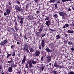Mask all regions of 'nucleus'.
Instances as JSON below:
<instances>
[{"instance_id":"nucleus-15","label":"nucleus","mask_w":74,"mask_h":74,"mask_svg":"<svg viewBox=\"0 0 74 74\" xmlns=\"http://www.w3.org/2000/svg\"><path fill=\"white\" fill-rule=\"evenodd\" d=\"M29 49L30 52L31 53H32V52H33L34 51V50H33L32 48H29Z\"/></svg>"},{"instance_id":"nucleus-34","label":"nucleus","mask_w":74,"mask_h":74,"mask_svg":"<svg viewBox=\"0 0 74 74\" xmlns=\"http://www.w3.org/2000/svg\"><path fill=\"white\" fill-rule=\"evenodd\" d=\"M16 3H17L18 4V5H20L21 3H20V2H19V1H17Z\"/></svg>"},{"instance_id":"nucleus-22","label":"nucleus","mask_w":74,"mask_h":74,"mask_svg":"<svg viewBox=\"0 0 74 74\" xmlns=\"http://www.w3.org/2000/svg\"><path fill=\"white\" fill-rule=\"evenodd\" d=\"M47 58L48 59V61H51V56H50L49 57H47Z\"/></svg>"},{"instance_id":"nucleus-47","label":"nucleus","mask_w":74,"mask_h":74,"mask_svg":"<svg viewBox=\"0 0 74 74\" xmlns=\"http://www.w3.org/2000/svg\"><path fill=\"white\" fill-rule=\"evenodd\" d=\"M71 44H72V43H71L70 42H68V44H69V45H71Z\"/></svg>"},{"instance_id":"nucleus-19","label":"nucleus","mask_w":74,"mask_h":74,"mask_svg":"<svg viewBox=\"0 0 74 74\" xmlns=\"http://www.w3.org/2000/svg\"><path fill=\"white\" fill-rule=\"evenodd\" d=\"M71 0H62V2H66V1H70Z\"/></svg>"},{"instance_id":"nucleus-42","label":"nucleus","mask_w":74,"mask_h":74,"mask_svg":"<svg viewBox=\"0 0 74 74\" xmlns=\"http://www.w3.org/2000/svg\"><path fill=\"white\" fill-rule=\"evenodd\" d=\"M49 29L50 30H51V32H54V31H55V30H54L53 29Z\"/></svg>"},{"instance_id":"nucleus-21","label":"nucleus","mask_w":74,"mask_h":74,"mask_svg":"<svg viewBox=\"0 0 74 74\" xmlns=\"http://www.w3.org/2000/svg\"><path fill=\"white\" fill-rule=\"evenodd\" d=\"M56 37H57L56 39H57V40H58V39H59V38H60V35H59L56 36Z\"/></svg>"},{"instance_id":"nucleus-1","label":"nucleus","mask_w":74,"mask_h":74,"mask_svg":"<svg viewBox=\"0 0 74 74\" xmlns=\"http://www.w3.org/2000/svg\"><path fill=\"white\" fill-rule=\"evenodd\" d=\"M36 61L32 60L31 61V60H28L27 61V63L29 65V68H31L33 66V64H36Z\"/></svg>"},{"instance_id":"nucleus-50","label":"nucleus","mask_w":74,"mask_h":74,"mask_svg":"<svg viewBox=\"0 0 74 74\" xmlns=\"http://www.w3.org/2000/svg\"><path fill=\"white\" fill-rule=\"evenodd\" d=\"M39 12H40V11H37L36 12V13L37 14H38V13H39Z\"/></svg>"},{"instance_id":"nucleus-52","label":"nucleus","mask_w":74,"mask_h":74,"mask_svg":"<svg viewBox=\"0 0 74 74\" xmlns=\"http://www.w3.org/2000/svg\"><path fill=\"white\" fill-rule=\"evenodd\" d=\"M38 0H34V1H35V2H37V1H38Z\"/></svg>"},{"instance_id":"nucleus-60","label":"nucleus","mask_w":74,"mask_h":74,"mask_svg":"<svg viewBox=\"0 0 74 74\" xmlns=\"http://www.w3.org/2000/svg\"><path fill=\"white\" fill-rule=\"evenodd\" d=\"M65 26H64L63 27V28L64 29H65Z\"/></svg>"},{"instance_id":"nucleus-7","label":"nucleus","mask_w":74,"mask_h":74,"mask_svg":"<svg viewBox=\"0 0 74 74\" xmlns=\"http://www.w3.org/2000/svg\"><path fill=\"white\" fill-rule=\"evenodd\" d=\"M26 56L25 55L24 56L23 59L22 60V64H23V63H25V60H26Z\"/></svg>"},{"instance_id":"nucleus-62","label":"nucleus","mask_w":74,"mask_h":74,"mask_svg":"<svg viewBox=\"0 0 74 74\" xmlns=\"http://www.w3.org/2000/svg\"><path fill=\"white\" fill-rule=\"evenodd\" d=\"M72 9L73 10H74V9L73 8H72Z\"/></svg>"},{"instance_id":"nucleus-4","label":"nucleus","mask_w":74,"mask_h":74,"mask_svg":"<svg viewBox=\"0 0 74 74\" xmlns=\"http://www.w3.org/2000/svg\"><path fill=\"white\" fill-rule=\"evenodd\" d=\"M7 42V40L5 39L1 42L0 45H3L4 44H5Z\"/></svg>"},{"instance_id":"nucleus-41","label":"nucleus","mask_w":74,"mask_h":74,"mask_svg":"<svg viewBox=\"0 0 74 74\" xmlns=\"http://www.w3.org/2000/svg\"><path fill=\"white\" fill-rule=\"evenodd\" d=\"M14 46L13 45H12L11 46V48L12 49H13V48H14Z\"/></svg>"},{"instance_id":"nucleus-20","label":"nucleus","mask_w":74,"mask_h":74,"mask_svg":"<svg viewBox=\"0 0 74 74\" xmlns=\"http://www.w3.org/2000/svg\"><path fill=\"white\" fill-rule=\"evenodd\" d=\"M50 19V18L49 17V16H48L45 18V21H49Z\"/></svg>"},{"instance_id":"nucleus-49","label":"nucleus","mask_w":74,"mask_h":74,"mask_svg":"<svg viewBox=\"0 0 74 74\" xmlns=\"http://www.w3.org/2000/svg\"><path fill=\"white\" fill-rule=\"evenodd\" d=\"M24 19V18H21V21H23V19Z\"/></svg>"},{"instance_id":"nucleus-35","label":"nucleus","mask_w":74,"mask_h":74,"mask_svg":"<svg viewBox=\"0 0 74 74\" xmlns=\"http://www.w3.org/2000/svg\"><path fill=\"white\" fill-rule=\"evenodd\" d=\"M45 36V35L44 34H41V36L42 37H44Z\"/></svg>"},{"instance_id":"nucleus-58","label":"nucleus","mask_w":74,"mask_h":74,"mask_svg":"<svg viewBox=\"0 0 74 74\" xmlns=\"http://www.w3.org/2000/svg\"><path fill=\"white\" fill-rule=\"evenodd\" d=\"M62 19H64V16H62Z\"/></svg>"},{"instance_id":"nucleus-26","label":"nucleus","mask_w":74,"mask_h":74,"mask_svg":"<svg viewBox=\"0 0 74 74\" xmlns=\"http://www.w3.org/2000/svg\"><path fill=\"white\" fill-rule=\"evenodd\" d=\"M44 69H45V66H43L41 67V70H43Z\"/></svg>"},{"instance_id":"nucleus-13","label":"nucleus","mask_w":74,"mask_h":74,"mask_svg":"<svg viewBox=\"0 0 74 74\" xmlns=\"http://www.w3.org/2000/svg\"><path fill=\"white\" fill-rule=\"evenodd\" d=\"M54 66L57 68H58L59 67V65L58 64V63H55L53 64Z\"/></svg>"},{"instance_id":"nucleus-9","label":"nucleus","mask_w":74,"mask_h":74,"mask_svg":"<svg viewBox=\"0 0 74 74\" xmlns=\"http://www.w3.org/2000/svg\"><path fill=\"white\" fill-rule=\"evenodd\" d=\"M59 14L60 15V16H64V15H66V13L62 12H59Z\"/></svg>"},{"instance_id":"nucleus-43","label":"nucleus","mask_w":74,"mask_h":74,"mask_svg":"<svg viewBox=\"0 0 74 74\" xmlns=\"http://www.w3.org/2000/svg\"><path fill=\"white\" fill-rule=\"evenodd\" d=\"M3 69V66L2 65H0V69Z\"/></svg>"},{"instance_id":"nucleus-32","label":"nucleus","mask_w":74,"mask_h":74,"mask_svg":"<svg viewBox=\"0 0 74 74\" xmlns=\"http://www.w3.org/2000/svg\"><path fill=\"white\" fill-rule=\"evenodd\" d=\"M65 25L66 27H69V25L68 24H66Z\"/></svg>"},{"instance_id":"nucleus-14","label":"nucleus","mask_w":74,"mask_h":74,"mask_svg":"<svg viewBox=\"0 0 74 74\" xmlns=\"http://www.w3.org/2000/svg\"><path fill=\"white\" fill-rule=\"evenodd\" d=\"M67 32L68 33H72L74 32V31L73 30H69L67 31Z\"/></svg>"},{"instance_id":"nucleus-6","label":"nucleus","mask_w":74,"mask_h":74,"mask_svg":"<svg viewBox=\"0 0 74 74\" xmlns=\"http://www.w3.org/2000/svg\"><path fill=\"white\" fill-rule=\"evenodd\" d=\"M15 8L16 10H18V11H21V8L19 7H18V5H16L15 6Z\"/></svg>"},{"instance_id":"nucleus-18","label":"nucleus","mask_w":74,"mask_h":74,"mask_svg":"<svg viewBox=\"0 0 74 74\" xmlns=\"http://www.w3.org/2000/svg\"><path fill=\"white\" fill-rule=\"evenodd\" d=\"M39 32V33H41L42 31V28H40L38 30Z\"/></svg>"},{"instance_id":"nucleus-57","label":"nucleus","mask_w":74,"mask_h":74,"mask_svg":"<svg viewBox=\"0 0 74 74\" xmlns=\"http://www.w3.org/2000/svg\"><path fill=\"white\" fill-rule=\"evenodd\" d=\"M57 3H58H58H60V2L59 1H57Z\"/></svg>"},{"instance_id":"nucleus-33","label":"nucleus","mask_w":74,"mask_h":74,"mask_svg":"<svg viewBox=\"0 0 74 74\" xmlns=\"http://www.w3.org/2000/svg\"><path fill=\"white\" fill-rule=\"evenodd\" d=\"M20 23H21V25H22L23 24V21H22L21 20L20 21Z\"/></svg>"},{"instance_id":"nucleus-3","label":"nucleus","mask_w":74,"mask_h":74,"mask_svg":"<svg viewBox=\"0 0 74 74\" xmlns=\"http://www.w3.org/2000/svg\"><path fill=\"white\" fill-rule=\"evenodd\" d=\"M40 55V51L37 50L35 51L34 53V55L35 56H39Z\"/></svg>"},{"instance_id":"nucleus-59","label":"nucleus","mask_w":74,"mask_h":74,"mask_svg":"<svg viewBox=\"0 0 74 74\" xmlns=\"http://www.w3.org/2000/svg\"><path fill=\"white\" fill-rule=\"evenodd\" d=\"M24 46H25V47H26V46H27V45H24Z\"/></svg>"},{"instance_id":"nucleus-17","label":"nucleus","mask_w":74,"mask_h":74,"mask_svg":"<svg viewBox=\"0 0 74 74\" xmlns=\"http://www.w3.org/2000/svg\"><path fill=\"white\" fill-rule=\"evenodd\" d=\"M13 60L12 59L10 61H9L8 62V63H12V62H13Z\"/></svg>"},{"instance_id":"nucleus-31","label":"nucleus","mask_w":74,"mask_h":74,"mask_svg":"<svg viewBox=\"0 0 74 74\" xmlns=\"http://www.w3.org/2000/svg\"><path fill=\"white\" fill-rule=\"evenodd\" d=\"M12 56H15V52H13L12 53Z\"/></svg>"},{"instance_id":"nucleus-23","label":"nucleus","mask_w":74,"mask_h":74,"mask_svg":"<svg viewBox=\"0 0 74 74\" xmlns=\"http://www.w3.org/2000/svg\"><path fill=\"white\" fill-rule=\"evenodd\" d=\"M53 17L55 18H58V15L55 14L53 16Z\"/></svg>"},{"instance_id":"nucleus-8","label":"nucleus","mask_w":74,"mask_h":74,"mask_svg":"<svg viewBox=\"0 0 74 74\" xmlns=\"http://www.w3.org/2000/svg\"><path fill=\"white\" fill-rule=\"evenodd\" d=\"M13 66L10 67L8 69V71L9 72H12V71Z\"/></svg>"},{"instance_id":"nucleus-48","label":"nucleus","mask_w":74,"mask_h":74,"mask_svg":"<svg viewBox=\"0 0 74 74\" xmlns=\"http://www.w3.org/2000/svg\"><path fill=\"white\" fill-rule=\"evenodd\" d=\"M24 38L25 40H27V38L25 36H24Z\"/></svg>"},{"instance_id":"nucleus-12","label":"nucleus","mask_w":74,"mask_h":74,"mask_svg":"<svg viewBox=\"0 0 74 74\" xmlns=\"http://www.w3.org/2000/svg\"><path fill=\"white\" fill-rule=\"evenodd\" d=\"M24 49H25V50L27 52H28L29 53H30V51H29V50H28V48L27 47H24Z\"/></svg>"},{"instance_id":"nucleus-24","label":"nucleus","mask_w":74,"mask_h":74,"mask_svg":"<svg viewBox=\"0 0 74 74\" xmlns=\"http://www.w3.org/2000/svg\"><path fill=\"white\" fill-rule=\"evenodd\" d=\"M29 18L30 19V20H32L33 19V16H29Z\"/></svg>"},{"instance_id":"nucleus-36","label":"nucleus","mask_w":74,"mask_h":74,"mask_svg":"<svg viewBox=\"0 0 74 74\" xmlns=\"http://www.w3.org/2000/svg\"><path fill=\"white\" fill-rule=\"evenodd\" d=\"M25 67L26 68H28V67H29V65L27 64H26Z\"/></svg>"},{"instance_id":"nucleus-2","label":"nucleus","mask_w":74,"mask_h":74,"mask_svg":"<svg viewBox=\"0 0 74 74\" xmlns=\"http://www.w3.org/2000/svg\"><path fill=\"white\" fill-rule=\"evenodd\" d=\"M42 48H44L45 46V40L44 39H42L41 40V45H38L39 49L40 50L41 49V46Z\"/></svg>"},{"instance_id":"nucleus-27","label":"nucleus","mask_w":74,"mask_h":74,"mask_svg":"<svg viewBox=\"0 0 74 74\" xmlns=\"http://www.w3.org/2000/svg\"><path fill=\"white\" fill-rule=\"evenodd\" d=\"M11 54H8V56H7V58H8L9 57H11Z\"/></svg>"},{"instance_id":"nucleus-61","label":"nucleus","mask_w":74,"mask_h":74,"mask_svg":"<svg viewBox=\"0 0 74 74\" xmlns=\"http://www.w3.org/2000/svg\"><path fill=\"white\" fill-rule=\"evenodd\" d=\"M51 63H50L49 64V65H50V66H51Z\"/></svg>"},{"instance_id":"nucleus-25","label":"nucleus","mask_w":74,"mask_h":74,"mask_svg":"<svg viewBox=\"0 0 74 74\" xmlns=\"http://www.w3.org/2000/svg\"><path fill=\"white\" fill-rule=\"evenodd\" d=\"M69 25L71 27H74V23L70 24Z\"/></svg>"},{"instance_id":"nucleus-45","label":"nucleus","mask_w":74,"mask_h":74,"mask_svg":"<svg viewBox=\"0 0 74 74\" xmlns=\"http://www.w3.org/2000/svg\"><path fill=\"white\" fill-rule=\"evenodd\" d=\"M8 4H9V5H11V2H9V3H8Z\"/></svg>"},{"instance_id":"nucleus-55","label":"nucleus","mask_w":74,"mask_h":74,"mask_svg":"<svg viewBox=\"0 0 74 74\" xmlns=\"http://www.w3.org/2000/svg\"><path fill=\"white\" fill-rule=\"evenodd\" d=\"M71 50L72 51H74V48H71Z\"/></svg>"},{"instance_id":"nucleus-30","label":"nucleus","mask_w":74,"mask_h":74,"mask_svg":"<svg viewBox=\"0 0 74 74\" xmlns=\"http://www.w3.org/2000/svg\"><path fill=\"white\" fill-rule=\"evenodd\" d=\"M63 65H62V66H59V65L58 68H60L61 69H62V68H63Z\"/></svg>"},{"instance_id":"nucleus-64","label":"nucleus","mask_w":74,"mask_h":74,"mask_svg":"<svg viewBox=\"0 0 74 74\" xmlns=\"http://www.w3.org/2000/svg\"><path fill=\"white\" fill-rule=\"evenodd\" d=\"M1 74H4V73H1Z\"/></svg>"},{"instance_id":"nucleus-46","label":"nucleus","mask_w":74,"mask_h":74,"mask_svg":"<svg viewBox=\"0 0 74 74\" xmlns=\"http://www.w3.org/2000/svg\"><path fill=\"white\" fill-rule=\"evenodd\" d=\"M51 23H55V21H53V20H52Z\"/></svg>"},{"instance_id":"nucleus-5","label":"nucleus","mask_w":74,"mask_h":74,"mask_svg":"<svg viewBox=\"0 0 74 74\" xmlns=\"http://www.w3.org/2000/svg\"><path fill=\"white\" fill-rule=\"evenodd\" d=\"M45 24L47 26L49 27V25H51V21L49 20L47 21H46Z\"/></svg>"},{"instance_id":"nucleus-28","label":"nucleus","mask_w":74,"mask_h":74,"mask_svg":"<svg viewBox=\"0 0 74 74\" xmlns=\"http://www.w3.org/2000/svg\"><path fill=\"white\" fill-rule=\"evenodd\" d=\"M40 35V33L39 32H36V36L37 37H38L39 36V35Z\"/></svg>"},{"instance_id":"nucleus-38","label":"nucleus","mask_w":74,"mask_h":74,"mask_svg":"<svg viewBox=\"0 0 74 74\" xmlns=\"http://www.w3.org/2000/svg\"><path fill=\"white\" fill-rule=\"evenodd\" d=\"M70 74H74V72L73 71H71L70 73Z\"/></svg>"},{"instance_id":"nucleus-37","label":"nucleus","mask_w":74,"mask_h":74,"mask_svg":"<svg viewBox=\"0 0 74 74\" xmlns=\"http://www.w3.org/2000/svg\"><path fill=\"white\" fill-rule=\"evenodd\" d=\"M30 5V4L29 3L27 4L26 7V8H27L28 7H29V6Z\"/></svg>"},{"instance_id":"nucleus-54","label":"nucleus","mask_w":74,"mask_h":74,"mask_svg":"<svg viewBox=\"0 0 74 74\" xmlns=\"http://www.w3.org/2000/svg\"><path fill=\"white\" fill-rule=\"evenodd\" d=\"M15 25H16V26L17 25V23L16 22H15Z\"/></svg>"},{"instance_id":"nucleus-40","label":"nucleus","mask_w":74,"mask_h":74,"mask_svg":"<svg viewBox=\"0 0 74 74\" xmlns=\"http://www.w3.org/2000/svg\"><path fill=\"white\" fill-rule=\"evenodd\" d=\"M55 7L56 8H57L58 7V5H57V4H54Z\"/></svg>"},{"instance_id":"nucleus-53","label":"nucleus","mask_w":74,"mask_h":74,"mask_svg":"<svg viewBox=\"0 0 74 74\" xmlns=\"http://www.w3.org/2000/svg\"><path fill=\"white\" fill-rule=\"evenodd\" d=\"M17 43L18 44H20V43L18 41L17 42Z\"/></svg>"},{"instance_id":"nucleus-56","label":"nucleus","mask_w":74,"mask_h":74,"mask_svg":"<svg viewBox=\"0 0 74 74\" xmlns=\"http://www.w3.org/2000/svg\"><path fill=\"white\" fill-rule=\"evenodd\" d=\"M68 11H71V9H70V8H69L68 10Z\"/></svg>"},{"instance_id":"nucleus-39","label":"nucleus","mask_w":74,"mask_h":74,"mask_svg":"<svg viewBox=\"0 0 74 74\" xmlns=\"http://www.w3.org/2000/svg\"><path fill=\"white\" fill-rule=\"evenodd\" d=\"M43 59H44V57H42L41 58V61H43Z\"/></svg>"},{"instance_id":"nucleus-44","label":"nucleus","mask_w":74,"mask_h":74,"mask_svg":"<svg viewBox=\"0 0 74 74\" xmlns=\"http://www.w3.org/2000/svg\"><path fill=\"white\" fill-rule=\"evenodd\" d=\"M7 14V13H6V12H5V13H4V15L5 16H6Z\"/></svg>"},{"instance_id":"nucleus-11","label":"nucleus","mask_w":74,"mask_h":74,"mask_svg":"<svg viewBox=\"0 0 74 74\" xmlns=\"http://www.w3.org/2000/svg\"><path fill=\"white\" fill-rule=\"evenodd\" d=\"M6 13L8 15H9L10 14V9H8L7 10Z\"/></svg>"},{"instance_id":"nucleus-10","label":"nucleus","mask_w":74,"mask_h":74,"mask_svg":"<svg viewBox=\"0 0 74 74\" xmlns=\"http://www.w3.org/2000/svg\"><path fill=\"white\" fill-rule=\"evenodd\" d=\"M45 50L47 51L48 52H50L52 51V50L49 49L48 47H47L46 49H45Z\"/></svg>"},{"instance_id":"nucleus-29","label":"nucleus","mask_w":74,"mask_h":74,"mask_svg":"<svg viewBox=\"0 0 74 74\" xmlns=\"http://www.w3.org/2000/svg\"><path fill=\"white\" fill-rule=\"evenodd\" d=\"M22 17V16H17V18L18 19H21V18Z\"/></svg>"},{"instance_id":"nucleus-51","label":"nucleus","mask_w":74,"mask_h":74,"mask_svg":"<svg viewBox=\"0 0 74 74\" xmlns=\"http://www.w3.org/2000/svg\"><path fill=\"white\" fill-rule=\"evenodd\" d=\"M12 66H13V67H16V65H15L14 64H13Z\"/></svg>"},{"instance_id":"nucleus-16","label":"nucleus","mask_w":74,"mask_h":74,"mask_svg":"<svg viewBox=\"0 0 74 74\" xmlns=\"http://www.w3.org/2000/svg\"><path fill=\"white\" fill-rule=\"evenodd\" d=\"M49 1L50 3H55V1H56L55 0H51Z\"/></svg>"},{"instance_id":"nucleus-63","label":"nucleus","mask_w":74,"mask_h":74,"mask_svg":"<svg viewBox=\"0 0 74 74\" xmlns=\"http://www.w3.org/2000/svg\"><path fill=\"white\" fill-rule=\"evenodd\" d=\"M18 74H20V72H19L18 73Z\"/></svg>"}]
</instances>
